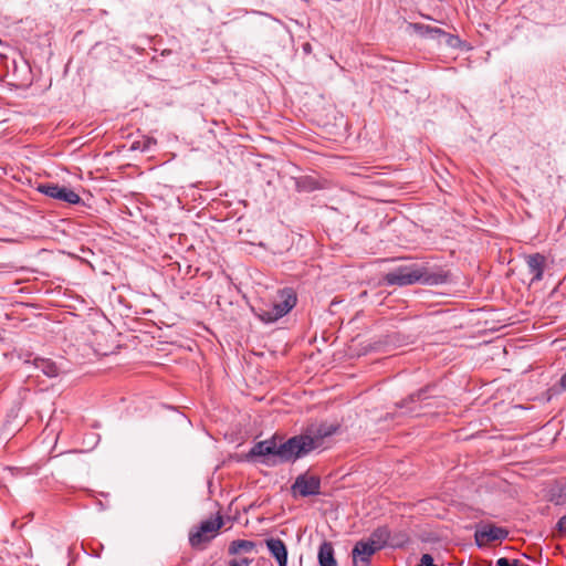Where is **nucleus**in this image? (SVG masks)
I'll return each instance as SVG.
<instances>
[{
	"mask_svg": "<svg viewBox=\"0 0 566 566\" xmlns=\"http://www.w3.org/2000/svg\"><path fill=\"white\" fill-rule=\"evenodd\" d=\"M417 566H437L433 562V557L430 554H423L420 563Z\"/></svg>",
	"mask_w": 566,
	"mask_h": 566,
	"instance_id": "b1692460",
	"label": "nucleus"
},
{
	"mask_svg": "<svg viewBox=\"0 0 566 566\" xmlns=\"http://www.w3.org/2000/svg\"><path fill=\"white\" fill-rule=\"evenodd\" d=\"M413 30L423 38L434 39L439 44H442V39L447 35L448 32L444 30L431 27L422 23H413Z\"/></svg>",
	"mask_w": 566,
	"mask_h": 566,
	"instance_id": "ddd939ff",
	"label": "nucleus"
},
{
	"mask_svg": "<svg viewBox=\"0 0 566 566\" xmlns=\"http://www.w3.org/2000/svg\"><path fill=\"white\" fill-rule=\"evenodd\" d=\"M549 501L555 505L566 504V483H556L549 490Z\"/></svg>",
	"mask_w": 566,
	"mask_h": 566,
	"instance_id": "dca6fc26",
	"label": "nucleus"
},
{
	"mask_svg": "<svg viewBox=\"0 0 566 566\" xmlns=\"http://www.w3.org/2000/svg\"><path fill=\"white\" fill-rule=\"evenodd\" d=\"M266 547L271 556L276 560L279 566H287V547L281 538H268L265 539Z\"/></svg>",
	"mask_w": 566,
	"mask_h": 566,
	"instance_id": "f8f14e48",
	"label": "nucleus"
},
{
	"mask_svg": "<svg viewBox=\"0 0 566 566\" xmlns=\"http://www.w3.org/2000/svg\"><path fill=\"white\" fill-rule=\"evenodd\" d=\"M280 301L274 302L268 308H259L255 315L266 324L275 323L285 316L296 305L297 297L292 289L285 287L280 291Z\"/></svg>",
	"mask_w": 566,
	"mask_h": 566,
	"instance_id": "7ed1b4c3",
	"label": "nucleus"
},
{
	"mask_svg": "<svg viewBox=\"0 0 566 566\" xmlns=\"http://www.w3.org/2000/svg\"><path fill=\"white\" fill-rule=\"evenodd\" d=\"M528 273L532 275L531 284L543 280L546 266V256L542 253H533L524 256Z\"/></svg>",
	"mask_w": 566,
	"mask_h": 566,
	"instance_id": "9d476101",
	"label": "nucleus"
},
{
	"mask_svg": "<svg viewBox=\"0 0 566 566\" xmlns=\"http://www.w3.org/2000/svg\"><path fill=\"white\" fill-rule=\"evenodd\" d=\"M36 190L52 199L63 201L69 205H78L82 199L78 193L66 186H60L59 184L44 182L39 184Z\"/></svg>",
	"mask_w": 566,
	"mask_h": 566,
	"instance_id": "39448f33",
	"label": "nucleus"
},
{
	"mask_svg": "<svg viewBox=\"0 0 566 566\" xmlns=\"http://www.w3.org/2000/svg\"><path fill=\"white\" fill-rule=\"evenodd\" d=\"M2 43V40L0 39V44Z\"/></svg>",
	"mask_w": 566,
	"mask_h": 566,
	"instance_id": "bb28decb",
	"label": "nucleus"
},
{
	"mask_svg": "<svg viewBox=\"0 0 566 566\" xmlns=\"http://www.w3.org/2000/svg\"><path fill=\"white\" fill-rule=\"evenodd\" d=\"M389 537L390 532L387 527H378L371 533L367 541L374 543V545L380 551L388 544Z\"/></svg>",
	"mask_w": 566,
	"mask_h": 566,
	"instance_id": "f3484780",
	"label": "nucleus"
},
{
	"mask_svg": "<svg viewBox=\"0 0 566 566\" xmlns=\"http://www.w3.org/2000/svg\"><path fill=\"white\" fill-rule=\"evenodd\" d=\"M449 281V271L440 266L429 268L416 263L397 266L384 275V282L389 286H407L416 283L436 286Z\"/></svg>",
	"mask_w": 566,
	"mask_h": 566,
	"instance_id": "f03ea898",
	"label": "nucleus"
},
{
	"mask_svg": "<svg viewBox=\"0 0 566 566\" xmlns=\"http://www.w3.org/2000/svg\"><path fill=\"white\" fill-rule=\"evenodd\" d=\"M19 358L23 364L33 366L50 378L57 377L65 371V367L62 363H56L50 358L33 356L32 353L20 354Z\"/></svg>",
	"mask_w": 566,
	"mask_h": 566,
	"instance_id": "423d86ee",
	"label": "nucleus"
},
{
	"mask_svg": "<svg viewBox=\"0 0 566 566\" xmlns=\"http://www.w3.org/2000/svg\"><path fill=\"white\" fill-rule=\"evenodd\" d=\"M252 563L251 558L243 557L241 559H231L228 563V566H250Z\"/></svg>",
	"mask_w": 566,
	"mask_h": 566,
	"instance_id": "4be33fe9",
	"label": "nucleus"
},
{
	"mask_svg": "<svg viewBox=\"0 0 566 566\" xmlns=\"http://www.w3.org/2000/svg\"><path fill=\"white\" fill-rule=\"evenodd\" d=\"M256 566H273V563L265 557H260L256 560Z\"/></svg>",
	"mask_w": 566,
	"mask_h": 566,
	"instance_id": "393cba45",
	"label": "nucleus"
},
{
	"mask_svg": "<svg viewBox=\"0 0 566 566\" xmlns=\"http://www.w3.org/2000/svg\"><path fill=\"white\" fill-rule=\"evenodd\" d=\"M297 187L301 190L313 191L317 189V182L312 178H304L297 182Z\"/></svg>",
	"mask_w": 566,
	"mask_h": 566,
	"instance_id": "a211bd4d",
	"label": "nucleus"
},
{
	"mask_svg": "<svg viewBox=\"0 0 566 566\" xmlns=\"http://www.w3.org/2000/svg\"><path fill=\"white\" fill-rule=\"evenodd\" d=\"M495 566H520L518 559H513L512 562L506 557H501L496 560Z\"/></svg>",
	"mask_w": 566,
	"mask_h": 566,
	"instance_id": "5701e85b",
	"label": "nucleus"
},
{
	"mask_svg": "<svg viewBox=\"0 0 566 566\" xmlns=\"http://www.w3.org/2000/svg\"><path fill=\"white\" fill-rule=\"evenodd\" d=\"M223 526V518L218 514L214 518L202 521L196 531L189 533V544L193 548H198L202 543L210 542L217 532Z\"/></svg>",
	"mask_w": 566,
	"mask_h": 566,
	"instance_id": "20e7f679",
	"label": "nucleus"
},
{
	"mask_svg": "<svg viewBox=\"0 0 566 566\" xmlns=\"http://www.w3.org/2000/svg\"><path fill=\"white\" fill-rule=\"evenodd\" d=\"M555 530L559 537H566V515H563L556 523Z\"/></svg>",
	"mask_w": 566,
	"mask_h": 566,
	"instance_id": "aec40b11",
	"label": "nucleus"
},
{
	"mask_svg": "<svg viewBox=\"0 0 566 566\" xmlns=\"http://www.w3.org/2000/svg\"><path fill=\"white\" fill-rule=\"evenodd\" d=\"M551 390L554 391L555 394L566 390V373L563 374L558 384L553 386Z\"/></svg>",
	"mask_w": 566,
	"mask_h": 566,
	"instance_id": "412c9836",
	"label": "nucleus"
},
{
	"mask_svg": "<svg viewBox=\"0 0 566 566\" xmlns=\"http://www.w3.org/2000/svg\"><path fill=\"white\" fill-rule=\"evenodd\" d=\"M317 558L319 566H337V562L334 556V547L331 542L324 541L321 544Z\"/></svg>",
	"mask_w": 566,
	"mask_h": 566,
	"instance_id": "4468645a",
	"label": "nucleus"
},
{
	"mask_svg": "<svg viewBox=\"0 0 566 566\" xmlns=\"http://www.w3.org/2000/svg\"><path fill=\"white\" fill-rule=\"evenodd\" d=\"M256 547V543L249 539H234L229 544V555H238L241 552L250 553Z\"/></svg>",
	"mask_w": 566,
	"mask_h": 566,
	"instance_id": "2eb2a0df",
	"label": "nucleus"
},
{
	"mask_svg": "<svg viewBox=\"0 0 566 566\" xmlns=\"http://www.w3.org/2000/svg\"><path fill=\"white\" fill-rule=\"evenodd\" d=\"M338 430L339 424L323 422L308 427L304 433L291 437L284 442L274 434L270 439L255 442L249 452L242 455V460L265 467L295 462L321 448L324 439Z\"/></svg>",
	"mask_w": 566,
	"mask_h": 566,
	"instance_id": "f257e3e1",
	"label": "nucleus"
},
{
	"mask_svg": "<svg viewBox=\"0 0 566 566\" xmlns=\"http://www.w3.org/2000/svg\"><path fill=\"white\" fill-rule=\"evenodd\" d=\"M432 389V386H426L421 389H419L416 392L410 394L407 398L400 400L396 403V406L399 409H406L405 413L410 416H418L419 410L415 405L416 402H423L427 399H429L431 396H429V391Z\"/></svg>",
	"mask_w": 566,
	"mask_h": 566,
	"instance_id": "1a4fd4ad",
	"label": "nucleus"
},
{
	"mask_svg": "<svg viewBox=\"0 0 566 566\" xmlns=\"http://www.w3.org/2000/svg\"><path fill=\"white\" fill-rule=\"evenodd\" d=\"M509 536V531L504 527H500L493 524L485 525L481 530H476L474 537L478 546H482L481 539L488 542L503 541Z\"/></svg>",
	"mask_w": 566,
	"mask_h": 566,
	"instance_id": "9b49d317",
	"label": "nucleus"
},
{
	"mask_svg": "<svg viewBox=\"0 0 566 566\" xmlns=\"http://www.w3.org/2000/svg\"><path fill=\"white\" fill-rule=\"evenodd\" d=\"M462 41L458 35H453L450 33H447L444 39H442V44H446L449 48L457 49L461 45Z\"/></svg>",
	"mask_w": 566,
	"mask_h": 566,
	"instance_id": "6ab92c4d",
	"label": "nucleus"
},
{
	"mask_svg": "<svg viewBox=\"0 0 566 566\" xmlns=\"http://www.w3.org/2000/svg\"><path fill=\"white\" fill-rule=\"evenodd\" d=\"M303 50H304L305 52H310V51H311V44H310V43H305V44L303 45Z\"/></svg>",
	"mask_w": 566,
	"mask_h": 566,
	"instance_id": "a878e982",
	"label": "nucleus"
},
{
	"mask_svg": "<svg viewBox=\"0 0 566 566\" xmlns=\"http://www.w3.org/2000/svg\"><path fill=\"white\" fill-rule=\"evenodd\" d=\"M378 551L370 541H358L352 549L353 566H371V556Z\"/></svg>",
	"mask_w": 566,
	"mask_h": 566,
	"instance_id": "6e6552de",
	"label": "nucleus"
},
{
	"mask_svg": "<svg viewBox=\"0 0 566 566\" xmlns=\"http://www.w3.org/2000/svg\"><path fill=\"white\" fill-rule=\"evenodd\" d=\"M294 496L303 497L321 494V478L317 475L300 474L291 486Z\"/></svg>",
	"mask_w": 566,
	"mask_h": 566,
	"instance_id": "0eeeda50",
	"label": "nucleus"
}]
</instances>
